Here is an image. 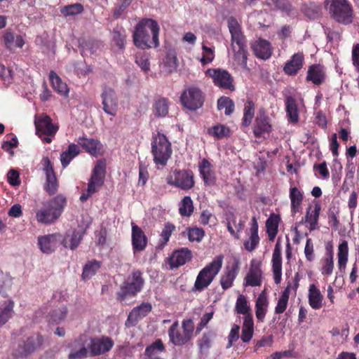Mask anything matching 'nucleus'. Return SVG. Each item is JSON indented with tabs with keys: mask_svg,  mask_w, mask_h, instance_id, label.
<instances>
[{
	"mask_svg": "<svg viewBox=\"0 0 359 359\" xmlns=\"http://www.w3.org/2000/svg\"><path fill=\"white\" fill-rule=\"evenodd\" d=\"M159 29L158 23L152 19L140 21L133 32L134 44L142 49L157 47L159 44Z\"/></svg>",
	"mask_w": 359,
	"mask_h": 359,
	"instance_id": "nucleus-1",
	"label": "nucleus"
},
{
	"mask_svg": "<svg viewBox=\"0 0 359 359\" xmlns=\"http://www.w3.org/2000/svg\"><path fill=\"white\" fill-rule=\"evenodd\" d=\"M66 205V198L60 194L44 201L41 206L35 210L36 220L44 225L55 224L62 215Z\"/></svg>",
	"mask_w": 359,
	"mask_h": 359,
	"instance_id": "nucleus-2",
	"label": "nucleus"
},
{
	"mask_svg": "<svg viewBox=\"0 0 359 359\" xmlns=\"http://www.w3.org/2000/svg\"><path fill=\"white\" fill-rule=\"evenodd\" d=\"M151 145L154 163L165 166L172 153L170 142L164 134L158 133L153 135Z\"/></svg>",
	"mask_w": 359,
	"mask_h": 359,
	"instance_id": "nucleus-3",
	"label": "nucleus"
},
{
	"mask_svg": "<svg viewBox=\"0 0 359 359\" xmlns=\"http://www.w3.org/2000/svg\"><path fill=\"white\" fill-rule=\"evenodd\" d=\"M223 262L222 255L217 256L198 274L194 283L193 291L201 292L208 287L219 272Z\"/></svg>",
	"mask_w": 359,
	"mask_h": 359,
	"instance_id": "nucleus-4",
	"label": "nucleus"
},
{
	"mask_svg": "<svg viewBox=\"0 0 359 359\" xmlns=\"http://www.w3.org/2000/svg\"><path fill=\"white\" fill-rule=\"evenodd\" d=\"M325 7L338 22L345 25L351 23L353 10L347 0H325Z\"/></svg>",
	"mask_w": 359,
	"mask_h": 359,
	"instance_id": "nucleus-5",
	"label": "nucleus"
},
{
	"mask_svg": "<svg viewBox=\"0 0 359 359\" xmlns=\"http://www.w3.org/2000/svg\"><path fill=\"white\" fill-rule=\"evenodd\" d=\"M106 163L104 161H99L96 163L88 182L86 190L83 191L80 196L82 202L86 201L90 196L96 193L104 183L105 177Z\"/></svg>",
	"mask_w": 359,
	"mask_h": 359,
	"instance_id": "nucleus-6",
	"label": "nucleus"
},
{
	"mask_svg": "<svg viewBox=\"0 0 359 359\" xmlns=\"http://www.w3.org/2000/svg\"><path fill=\"white\" fill-rule=\"evenodd\" d=\"M194 327L191 320H183L182 327H180L178 322H175L168 331L170 342L175 346L185 344L190 339Z\"/></svg>",
	"mask_w": 359,
	"mask_h": 359,
	"instance_id": "nucleus-7",
	"label": "nucleus"
},
{
	"mask_svg": "<svg viewBox=\"0 0 359 359\" xmlns=\"http://www.w3.org/2000/svg\"><path fill=\"white\" fill-rule=\"evenodd\" d=\"M168 184L184 190L190 189L194 184L192 172L179 170L170 172L166 178Z\"/></svg>",
	"mask_w": 359,
	"mask_h": 359,
	"instance_id": "nucleus-8",
	"label": "nucleus"
},
{
	"mask_svg": "<svg viewBox=\"0 0 359 359\" xmlns=\"http://www.w3.org/2000/svg\"><path fill=\"white\" fill-rule=\"evenodd\" d=\"M203 100L202 92L195 86L187 88L181 95L182 104L190 110L200 108L203 105Z\"/></svg>",
	"mask_w": 359,
	"mask_h": 359,
	"instance_id": "nucleus-9",
	"label": "nucleus"
},
{
	"mask_svg": "<svg viewBox=\"0 0 359 359\" xmlns=\"http://www.w3.org/2000/svg\"><path fill=\"white\" fill-rule=\"evenodd\" d=\"M101 98L104 111L108 115L115 116L118 111V100L114 90L110 87L104 86Z\"/></svg>",
	"mask_w": 359,
	"mask_h": 359,
	"instance_id": "nucleus-10",
	"label": "nucleus"
},
{
	"mask_svg": "<svg viewBox=\"0 0 359 359\" xmlns=\"http://www.w3.org/2000/svg\"><path fill=\"white\" fill-rule=\"evenodd\" d=\"M62 241L61 234L50 233L38 236L37 244L43 253L50 254L62 244Z\"/></svg>",
	"mask_w": 359,
	"mask_h": 359,
	"instance_id": "nucleus-11",
	"label": "nucleus"
},
{
	"mask_svg": "<svg viewBox=\"0 0 359 359\" xmlns=\"http://www.w3.org/2000/svg\"><path fill=\"white\" fill-rule=\"evenodd\" d=\"M144 283L141 272L135 271L128 277L121 287V291L125 295H135L142 290Z\"/></svg>",
	"mask_w": 359,
	"mask_h": 359,
	"instance_id": "nucleus-12",
	"label": "nucleus"
},
{
	"mask_svg": "<svg viewBox=\"0 0 359 359\" xmlns=\"http://www.w3.org/2000/svg\"><path fill=\"white\" fill-rule=\"evenodd\" d=\"M206 74L212 79L214 83L219 88L233 89L232 78L227 71L221 69H210Z\"/></svg>",
	"mask_w": 359,
	"mask_h": 359,
	"instance_id": "nucleus-13",
	"label": "nucleus"
},
{
	"mask_svg": "<svg viewBox=\"0 0 359 359\" xmlns=\"http://www.w3.org/2000/svg\"><path fill=\"white\" fill-rule=\"evenodd\" d=\"M263 273L261 269V262L257 259L250 262L249 271L245 278V286L257 287L262 285Z\"/></svg>",
	"mask_w": 359,
	"mask_h": 359,
	"instance_id": "nucleus-14",
	"label": "nucleus"
},
{
	"mask_svg": "<svg viewBox=\"0 0 359 359\" xmlns=\"http://www.w3.org/2000/svg\"><path fill=\"white\" fill-rule=\"evenodd\" d=\"M34 124L36 133L40 137L42 135H54L58 129L52 123L51 118L44 114L35 116Z\"/></svg>",
	"mask_w": 359,
	"mask_h": 359,
	"instance_id": "nucleus-15",
	"label": "nucleus"
},
{
	"mask_svg": "<svg viewBox=\"0 0 359 359\" xmlns=\"http://www.w3.org/2000/svg\"><path fill=\"white\" fill-rule=\"evenodd\" d=\"M151 310V305L149 303H142L135 307L129 313L126 321V326L128 327L135 326L141 319L144 318Z\"/></svg>",
	"mask_w": 359,
	"mask_h": 359,
	"instance_id": "nucleus-16",
	"label": "nucleus"
},
{
	"mask_svg": "<svg viewBox=\"0 0 359 359\" xmlns=\"http://www.w3.org/2000/svg\"><path fill=\"white\" fill-rule=\"evenodd\" d=\"M233 55L231 57L233 66L235 67L246 68L247 52L245 50V41L236 43L235 46L231 43Z\"/></svg>",
	"mask_w": 359,
	"mask_h": 359,
	"instance_id": "nucleus-17",
	"label": "nucleus"
},
{
	"mask_svg": "<svg viewBox=\"0 0 359 359\" xmlns=\"http://www.w3.org/2000/svg\"><path fill=\"white\" fill-rule=\"evenodd\" d=\"M113 345V341L109 337L93 339L89 345L90 356L103 354L109 351Z\"/></svg>",
	"mask_w": 359,
	"mask_h": 359,
	"instance_id": "nucleus-18",
	"label": "nucleus"
},
{
	"mask_svg": "<svg viewBox=\"0 0 359 359\" xmlns=\"http://www.w3.org/2000/svg\"><path fill=\"white\" fill-rule=\"evenodd\" d=\"M69 349L68 359H82L90 356L89 347L86 348L80 339H74L67 343Z\"/></svg>",
	"mask_w": 359,
	"mask_h": 359,
	"instance_id": "nucleus-19",
	"label": "nucleus"
},
{
	"mask_svg": "<svg viewBox=\"0 0 359 359\" xmlns=\"http://www.w3.org/2000/svg\"><path fill=\"white\" fill-rule=\"evenodd\" d=\"M320 210V205L318 203H316L313 207H309L304 217L302 218V222H304L306 226L311 231L318 228V219Z\"/></svg>",
	"mask_w": 359,
	"mask_h": 359,
	"instance_id": "nucleus-20",
	"label": "nucleus"
},
{
	"mask_svg": "<svg viewBox=\"0 0 359 359\" xmlns=\"http://www.w3.org/2000/svg\"><path fill=\"white\" fill-rule=\"evenodd\" d=\"M192 258V252L187 248H182L173 252L169 259L171 268H177L189 262Z\"/></svg>",
	"mask_w": 359,
	"mask_h": 359,
	"instance_id": "nucleus-21",
	"label": "nucleus"
},
{
	"mask_svg": "<svg viewBox=\"0 0 359 359\" xmlns=\"http://www.w3.org/2000/svg\"><path fill=\"white\" fill-rule=\"evenodd\" d=\"M272 269L274 282L279 284L282 279V258L279 243L276 244L272 256Z\"/></svg>",
	"mask_w": 359,
	"mask_h": 359,
	"instance_id": "nucleus-22",
	"label": "nucleus"
},
{
	"mask_svg": "<svg viewBox=\"0 0 359 359\" xmlns=\"http://www.w3.org/2000/svg\"><path fill=\"white\" fill-rule=\"evenodd\" d=\"M200 175L205 185H213L215 182V173L212 164L206 159H203L198 165Z\"/></svg>",
	"mask_w": 359,
	"mask_h": 359,
	"instance_id": "nucleus-23",
	"label": "nucleus"
},
{
	"mask_svg": "<svg viewBox=\"0 0 359 359\" xmlns=\"http://www.w3.org/2000/svg\"><path fill=\"white\" fill-rule=\"evenodd\" d=\"M147 243V237L143 231L136 224L132 223V245L135 251H142Z\"/></svg>",
	"mask_w": 359,
	"mask_h": 359,
	"instance_id": "nucleus-24",
	"label": "nucleus"
},
{
	"mask_svg": "<svg viewBox=\"0 0 359 359\" xmlns=\"http://www.w3.org/2000/svg\"><path fill=\"white\" fill-rule=\"evenodd\" d=\"M308 301L313 309H320L323 306V295L320 289L314 284H311L308 289Z\"/></svg>",
	"mask_w": 359,
	"mask_h": 359,
	"instance_id": "nucleus-25",
	"label": "nucleus"
},
{
	"mask_svg": "<svg viewBox=\"0 0 359 359\" xmlns=\"http://www.w3.org/2000/svg\"><path fill=\"white\" fill-rule=\"evenodd\" d=\"M252 50L257 57L261 59H268L272 53L269 42L264 39H258L252 46Z\"/></svg>",
	"mask_w": 359,
	"mask_h": 359,
	"instance_id": "nucleus-26",
	"label": "nucleus"
},
{
	"mask_svg": "<svg viewBox=\"0 0 359 359\" xmlns=\"http://www.w3.org/2000/svg\"><path fill=\"white\" fill-rule=\"evenodd\" d=\"M269 301L266 294L261 292L255 303V316L258 322H264L268 311Z\"/></svg>",
	"mask_w": 359,
	"mask_h": 359,
	"instance_id": "nucleus-27",
	"label": "nucleus"
},
{
	"mask_svg": "<svg viewBox=\"0 0 359 359\" xmlns=\"http://www.w3.org/2000/svg\"><path fill=\"white\" fill-rule=\"evenodd\" d=\"M15 303L12 299L0 302V327L6 324L13 316Z\"/></svg>",
	"mask_w": 359,
	"mask_h": 359,
	"instance_id": "nucleus-28",
	"label": "nucleus"
},
{
	"mask_svg": "<svg viewBox=\"0 0 359 359\" xmlns=\"http://www.w3.org/2000/svg\"><path fill=\"white\" fill-rule=\"evenodd\" d=\"M306 79L316 85L321 84L325 79V68L320 65H314L309 67Z\"/></svg>",
	"mask_w": 359,
	"mask_h": 359,
	"instance_id": "nucleus-29",
	"label": "nucleus"
},
{
	"mask_svg": "<svg viewBox=\"0 0 359 359\" xmlns=\"http://www.w3.org/2000/svg\"><path fill=\"white\" fill-rule=\"evenodd\" d=\"M259 242V237L258 236V224L255 219L253 217L252 219L251 226L250 229L249 239L244 242L245 248L251 252L255 249Z\"/></svg>",
	"mask_w": 359,
	"mask_h": 359,
	"instance_id": "nucleus-30",
	"label": "nucleus"
},
{
	"mask_svg": "<svg viewBox=\"0 0 359 359\" xmlns=\"http://www.w3.org/2000/svg\"><path fill=\"white\" fill-rule=\"evenodd\" d=\"M78 144L93 156H97L102 152V146L97 140L79 138Z\"/></svg>",
	"mask_w": 359,
	"mask_h": 359,
	"instance_id": "nucleus-31",
	"label": "nucleus"
},
{
	"mask_svg": "<svg viewBox=\"0 0 359 359\" xmlns=\"http://www.w3.org/2000/svg\"><path fill=\"white\" fill-rule=\"evenodd\" d=\"M304 55L301 53H295L284 67V72L288 75H294L302 68Z\"/></svg>",
	"mask_w": 359,
	"mask_h": 359,
	"instance_id": "nucleus-32",
	"label": "nucleus"
},
{
	"mask_svg": "<svg viewBox=\"0 0 359 359\" xmlns=\"http://www.w3.org/2000/svg\"><path fill=\"white\" fill-rule=\"evenodd\" d=\"M52 87L55 92L62 97H67L69 95V89L66 83L62 81L61 78L54 72H50L49 74Z\"/></svg>",
	"mask_w": 359,
	"mask_h": 359,
	"instance_id": "nucleus-33",
	"label": "nucleus"
},
{
	"mask_svg": "<svg viewBox=\"0 0 359 359\" xmlns=\"http://www.w3.org/2000/svg\"><path fill=\"white\" fill-rule=\"evenodd\" d=\"M254 321L252 315H248L244 317L242 326L241 339L243 342H248L253 336Z\"/></svg>",
	"mask_w": 359,
	"mask_h": 359,
	"instance_id": "nucleus-34",
	"label": "nucleus"
},
{
	"mask_svg": "<svg viewBox=\"0 0 359 359\" xmlns=\"http://www.w3.org/2000/svg\"><path fill=\"white\" fill-rule=\"evenodd\" d=\"M226 220L229 231L232 236L238 238V233H240L243 228V222L241 219H238L233 214H229L227 216Z\"/></svg>",
	"mask_w": 359,
	"mask_h": 359,
	"instance_id": "nucleus-35",
	"label": "nucleus"
},
{
	"mask_svg": "<svg viewBox=\"0 0 359 359\" xmlns=\"http://www.w3.org/2000/svg\"><path fill=\"white\" fill-rule=\"evenodd\" d=\"M228 27L231 34V43L233 44V46L237 42L240 43L241 41H245L244 37L241 33L240 25L236 19L233 18H229Z\"/></svg>",
	"mask_w": 359,
	"mask_h": 359,
	"instance_id": "nucleus-36",
	"label": "nucleus"
},
{
	"mask_svg": "<svg viewBox=\"0 0 359 359\" xmlns=\"http://www.w3.org/2000/svg\"><path fill=\"white\" fill-rule=\"evenodd\" d=\"M337 263L340 270L344 269L348 262V246L346 241H341L337 249Z\"/></svg>",
	"mask_w": 359,
	"mask_h": 359,
	"instance_id": "nucleus-37",
	"label": "nucleus"
},
{
	"mask_svg": "<svg viewBox=\"0 0 359 359\" xmlns=\"http://www.w3.org/2000/svg\"><path fill=\"white\" fill-rule=\"evenodd\" d=\"M271 126L269 118L263 114H260L256 118V124L254 128V133L256 137H260L264 133H269L271 130Z\"/></svg>",
	"mask_w": 359,
	"mask_h": 359,
	"instance_id": "nucleus-38",
	"label": "nucleus"
},
{
	"mask_svg": "<svg viewBox=\"0 0 359 359\" xmlns=\"http://www.w3.org/2000/svg\"><path fill=\"white\" fill-rule=\"evenodd\" d=\"M290 199L291 202V210L293 213L299 212L303 201V193L297 187L290 189Z\"/></svg>",
	"mask_w": 359,
	"mask_h": 359,
	"instance_id": "nucleus-39",
	"label": "nucleus"
},
{
	"mask_svg": "<svg viewBox=\"0 0 359 359\" xmlns=\"http://www.w3.org/2000/svg\"><path fill=\"white\" fill-rule=\"evenodd\" d=\"M279 222L280 217L276 214H271L266 220V231L271 241H273L277 235Z\"/></svg>",
	"mask_w": 359,
	"mask_h": 359,
	"instance_id": "nucleus-40",
	"label": "nucleus"
},
{
	"mask_svg": "<svg viewBox=\"0 0 359 359\" xmlns=\"http://www.w3.org/2000/svg\"><path fill=\"white\" fill-rule=\"evenodd\" d=\"M286 110L288 120L291 123H297L299 120V110L296 100L292 97L286 99Z\"/></svg>",
	"mask_w": 359,
	"mask_h": 359,
	"instance_id": "nucleus-41",
	"label": "nucleus"
},
{
	"mask_svg": "<svg viewBox=\"0 0 359 359\" xmlns=\"http://www.w3.org/2000/svg\"><path fill=\"white\" fill-rule=\"evenodd\" d=\"M79 148L75 144L69 145L67 149L60 155V161L63 168L67 167L71 161L79 154Z\"/></svg>",
	"mask_w": 359,
	"mask_h": 359,
	"instance_id": "nucleus-42",
	"label": "nucleus"
},
{
	"mask_svg": "<svg viewBox=\"0 0 359 359\" xmlns=\"http://www.w3.org/2000/svg\"><path fill=\"white\" fill-rule=\"evenodd\" d=\"M4 38L6 47L11 50L15 48H22L25 44V40L20 35L15 36L10 32H6Z\"/></svg>",
	"mask_w": 359,
	"mask_h": 359,
	"instance_id": "nucleus-43",
	"label": "nucleus"
},
{
	"mask_svg": "<svg viewBox=\"0 0 359 359\" xmlns=\"http://www.w3.org/2000/svg\"><path fill=\"white\" fill-rule=\"evenodd\" d=\"M238 269L236 266L227 268L224 274L220 280L221 286L224 290L231 287L237 276Z\"/></svg>",
	"mask_w": 359,
	"mask_h": 359,
	"instance_id": "nucleus-44",
	"label": "nucleus"
},
{
	"mask_svg": "<svg viewBox=\"0 0 359 359\" xmlns=\"http://www.w3.org/2000/svg\"><path fill=\"white\" fill-rule=\"evenodd\" d=\"M101 266V263L96 260L89 261L86 264L83 269L82 278L88 280L96 274Z\"/></svg>",
	"mask_w": 359,
	"mask_h": 359,
	"instance_id": "nucleus-45",
	"label": "nucleus"
},
{
	"mask_svg": "<svg viewBox=\"0 0 359 359\" xmlns=\"http://www.w3.org/2000/svg\"><path fill=\"white\" fill-rule=\"evenodd\" d=\"M43 343V339L39 335L32 336L25 344V350L22 355H27L39 348Z\"/></svg>",
	"mask_w": 359,
	"mask_h": 359,
	"instance_id": "nucleus-46",
	"label": "nucleus"
},
{
	"mask_svg": "<svg viewBox=\"0 0 359 359\" xmlns=\"http://www.w3.org/2000/svg\"><path fill=\"white\" fill-rule=\"evenodd\" d=\"M81 240V235L79 232H72V234H67L65 237L62 236V244L66 248L72 250L76 248Z\"/></svg>",
	"mask_w": 359,
	"mask_h": 359,
	"instance_id": "nucleus-47",
	"label": "nucleus"
},
{
	"mask_svg": "<svg viewBox=\"0 0 359 359\" xmlns=\"http://www.w3.org/2000/svg\"><path fill=\"white\" fill-rule=\"evenodd\" d=\"M208 134L217 139H223L227 137L230 135L229 128L222 124H217L208 128Z\"/></svg>",
	"mask_w": 359,
	"mask_h": 359,
	"instance_id": "nucleus-48",
	"label": "nucleus"
},
{
	"mask_svg": "<svg viewBox=\"0 0 359 359\" xmlns=\"http://www.w3.org/2000/svg\"><path fill=\"white\" fill-rule=\"evenodd\" d=\"M235 309L236 312L239 314L245 315V316L252 315L250 313V306L247 297L243 294H239L238 296Z\"/></svg>",
	"mask_w": 359,
	"mask_h": 359,
	"instance_id": "nucleus-49",
	"label": "nucleus"
},
{
	"mask_svg": "<svg viewBox=\"0 0 359 359\" xmlns=\"http://www.w3.org/2000/svg\"><path fill=\"white\" fill-rule=\"evenodd\" d=\"M164 350V346L161 340H156L145 350V355L147 359H151L158 356V353Z\"/></svg>",
	"mask_w": 359,
	"mask_h": 359,
	"instance_id": "nucleus-50",
	"label": "nucleus"
},
{
	"mask_svg": "<svg viewBox=\"0 0 359 359\" xmlns=\"http://www.w3.org/2000/svg\"><path fill=\"white\" fill-rule=\"evenodd\" d=\"M217 108L219 111H224L226 115H230L234 110V103L230 98L222 97L217 101Z\"/></svg>",
	"mask_w": 359,
	"mask_h": 359,
	"instance_id": "nucleus-51",
	"label": "nucleus"
},
{
	"mask_svg": "<svg viewBox=\"0 0 359 359\" xmlns=\"http://www.w3.org/2000/svg\"><path fill=\"white\" fill-rule=\"evenodd\" d=\"M334 257H323L320 261V272L323 276H331L334 270Z\"/></svg>",
	"mask_w": 359,
	"mask_h": 359,
	"instance_id": "nucleus-52",
	"label": "nucleus"
},
{
	"mask_svg": "<svg viewBox=\"0 0 359 359\" xmlns=\"http://www.w3.org/2000/svg\"><path fill=\"white\" fill-rule=\"evenodd\" d=\"M289 287H287L280 296L276 306L275 307V313H283L287 309L289 299Z\"/></svg>",
	"mask_w": 359,
	"mask_h": 359,
	"instance_id": "nucleus-53",
	"label": "nucleus"
},
{
	"mask_svg": "<svg viewBox=\"0 0 359 359\" xmlns=\"http://www.w3.org/2000/svg\"><path fill=\"white\" fill-rule=\"evenodd\" d=\"M194 210L193 201L189 196L183 198L180 204L179 211L181 215L188 217Z\"/></svg>",
	"mask_w": 359,
	"mask_h": 359,
	"instance_id": "nucleus-54",
	"label": "nucleus"
},
{
	"mask_svg": "<svg viewBox=\"0 0 359 359\" xmlns=\"http://www.w3.org/2000/svg\"><path fill=\"white\" fill-rule=\"evenodd\" d=\"M154 110L156 116H165L168 112V101L164 98L157 100L154 103Z\"/></svg>",
	"mask_w": 359,
	"mask_h": 359,
	"instance_id": "nucleus-55",
	"label": "nucleus"
},
{
	"mask_svg": "<svg viewBox=\"0 0 359 359\" xmlns=\"http://www.w3.org/2000/svg\"><path fill=\"white\" fill-rule=\"evenodd\" d=\"M215 58V50L213 47H208L204 43L202 45V57L200 62L202 65H208L212 62Z\"/></svg>",
	"mask_w": 359,
	"mask_h": 359,
	"instance_id": "nucleus-56",
	"label": "nucleus"
},
{
	"mask_svg": "<svg viewBox=\"0 0 359 359\" xmlns=\"http://www.w3.org/2000/svg\"><path fill=\"white\" fill-rule=\"evenodd\" d=\"M135 62L143 72H147L149 71L150 62L148 54L145 53H137L135 58Z\"/></svg>",
	"mask_w": 359,
	"mask_h": 359,
	"instance_id": "nucleus-57",
	"label": "nucleus"
},
{
	"mask_svg": "<svg viewBox=\"0 0 359 359\" xmlns=\"http://www.w3.org/2000/svg\"><path fill=\"white\" fill-rule=\"evenodd\" d=\"M67 314V309L65 306L55 309L50 314L49 321L56 324L60 323L66 318Z\"/></svg>",
	"mask_w": 359,
	"mask_h": 359,
	"instance_id": "nucleus-58",
	"label": "nucleus"
},
{
	"mask_svg": "<svg viewBox=\"0 0 359 359\" xmlns=\"http://www.w3.org/2000/svg\"><path fill=\"white\" fill-rule=\"evenodd\" d=\"M255 114L254 104L248 101L244 108L243 124L248 126L251 123Z\"/></svg>",
	"mask_w": 359,
	"mask_h": 359,
	"instance_id": "nucleus-59",
	"label": "nucleus"
},
{
	"mask_svg": "<svg viewBox=\"0 0 359 359\" xmlns=\"http://www.w3.org/2000/svg\"><path fill=\"white\" fill-rule=\"evenodd\" d=\"M113 41L121 49L124 48L126 41V32L123 29H114L113 32Z\"/></svg>",
	"mask_w": 359,
	"mask_h": 359,
	"instance_id": "nucleus-60",
	"label": "nucleus"
},
{
	"mask_svg": "<svg viewBox=\"0 0 359 359\" xmlns=\"http://www.w3.org/2000/svg\"><path fill=\"white\" fill-rule=\"evenodd\" d=\"M83 10V8L81 4H75L62 8L61 13L65 16H69L81 13Z\"/></svg>",
	"mask_w": 359,
	"mask_h": 359,
	"instance_id": "nucleus-61",
	"label": "nucleus"
},
{
	"mask_svg": "<svg viewBox=\"0 0 359 359\" xmlns=\"http://www.w3.org/2000/svg\"><path fill=\"white\" fill-rule=\"evenodd\" d=\"M46 191L50 194H54L57 189V182L56 177L54 175H52L51 173L48 174V176H46Z\"/></svg>",
	"mask_w": 359,
	"mask_h": 359,
	"instance_id": "nucleus-62",
	"label": "nucleus"
},
{
	"mask_svg": "<svg viewBox=\"0 0 359 359\" xmlns=\"http://www.w3.org/2000/svg\"><path fill=\"white\" fill-rule=\"evenodd\" d=\"M269 5L272 9H278L283 11H288L290 8V5L286 0H270Z\"/></svg>",
	"mask_w": 359,
	"mask_h": 359,
	"instance_id": "nucleus-63",
	"label": "nucleus"
},
{
	"mask_svg": "<svg viewBox=\"0 0 359 359\" xmlns=\"http://www.w3.org/2000/svg\"><path fill=\"white\" fill-rule=\"evenodd\" d=\"M7 181L13 187L19 186L21 183L19 172L14 169H11L7 173Z\"/></svg>",
	"mask_w": 359,
	"mask_h": 359,
	"instance_id": "nucleus-64",
	"label": "nucleus"
}]
</instances>
